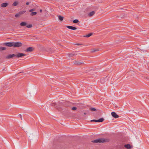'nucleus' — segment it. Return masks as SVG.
Masks as SVG:
<instances>
[{"mask_svg": "<svg viewBox=\"0 0 149 149\" xmlns=\"http://www.w3.org/2000/svg\"><path fill=\"white\" fill-rule=\"evenodd\" d=\"M66 27L69 29L73 30H76L77 29L76 27H73L70 26H66Z\"/></svg>", "mask_w": 149, "mask_h": 149, "instance_id": "9", "label": "nucleus"}, {"mask_svg": "<svg viewBox=\"0 0 149 149\" xmlns=\"http://www.w3.org/2000/svg\"><path fill=\"white\" fill-rule=\"evenodd\" d=\"M84 115H86L87 114V113L86 112H84Z\"/></svg>", "mask_w": 149, "mask_h": 149, "instance_id": "36", "label": "nucleus"}, {"mask_svg": "<svg viewBox=\"0 0 149 149\" xmlns=\"http://www.w3.org/2000/svg\"><path fill=\"white\" fill-rule=\"evenodd\" d=\"M95 13L94 11H92L89 13L88 15L89 17H91L95 14Z\"/></svg>", "mask_w": 149, "mask_h": 149, "instance_id": "12", "label": "nucleus"}, {"mask_svg": "<svg viewBox=\"0 0 149 149\" xmlns=\"http://www.w3.org/2000/svg\"><path fill=\"white\" fill-rule=\"evenodd\" d=\"M83 113V111H80L78 112L77 113L79 114V115L81 116H84L83 115H82V113Z\"/></svg>", "mask_w": 149, "mask_h": 149, "instance_id": "19", "label": "nucleus"}, {"mask_svg": "<svg viewBox=\"0 0 149 149\" xmlns=\"http://www.w3.org/2000/svg\"><path fill=\"white\" fill-rule=\"evenodd\" d=\"M25 12H26L25 11L22 10V11H20L19 12V15H22V14L24 13H25Z\"/></svg>", "mask_w": 149, "mask_h": 149, "instance_id": "21", "label": "nucleus"}, {"mask_svg": "<svg viewBox=\"0 0 149 149\" xmlns=\"http://www.w3.org/2000/svg\"><path fill=\"white\" fill-rule=\"evenodd\" d=\"M106 142H107L106 140L103 138H100L92 141V142L95 143H104Z\"/></svg>", "mask_w": 149, "mask_h": 149, "instance_id": "3", "label": "nucleus"}, {"mask_svg": "<svg viewBox=\"0 0 149 149\" xmlns=\"http://www.w3.org/2000/svg\"><path fill=\"white\" fill-rule=\"evenodd\" d=\"M84 62L82 61H79L75 60L74 62V65H76L79 66L82 64H84Z\"/></svg>", "mask_w": 149, "mask_h": 149, "instance_id": "4", "label": "nucleus"}, {"mask_svg": "<svg viewBox=\"0 0 149 149\" xmlns=\"http://www.w3.org/2000/svg\"><path fill=\"white\" fill-rule=\"evenodd\" d=\"M20 118L22 120V116H21V115H20Z\"/></svg>", "mask_w": 149, "mask_h": 149, "instance_id": "35", "label": "nucleus"}, {"mask_svg": "<svg viewBox=\"0 0 149 149\" xmlns=\"http://www.w3.org/2000/svg\"><path fill=\"white\" fill-rule=\"evenodd\" d=\"M60 102H58V105H60Z\"/></svg>", "mask_w": 149, "mask_h": 149, "instance_id": "34", "label": "nucleus"}, {"mask_svg": "<svg viewBox=\"0 0 149 149\" xmlns=\"http://www.w3.org/2000/svg\"><path fill=\"white\" fill-rule=\"evenodd\" d=\"M76 45H82V44H75Z\"/></svg>", "mask_w": 149, "mask_h": 149, "instance_id": "31", "label": "nucleus"}, {"mask_svg": "<svg viewBox=\"0 0 149 149\" xmlns=\"http://www.w3.org/2000/svg\"><path fill=\"white\" fill-rule=\"evenodd\" d=\"M58 19L59 20H60L61 21H62L63 19V17L62 16L59 15L58 16Z\"/></svg>", "mask_w": 149, "mask_h": 149, "instance_id": "13", "label": "nucleus"}, {"mask_svg": "<svg viewBox=\"0 0 149 149\" xmlns=\"http://www.w3.org/2000/svg\"><path fill=\"white\" fill-rule=\"evenodd\" d=\"M26 25H27V23L26 22H21L20 24V25L21 26H25Z\"/></svg>", "mask_w": 149, "mask_h": 149, "instance_id": "14", "label": "nucleus"}, {"mask_svg": "<svg viewBox=\"0 0 149 149\" xmlns=\"http://www.w3.org/2000/svg\"><path fill=\"white\" fill-rule=\"evenodd\" d=\"M8 5V3H4L1 4V6L2 7L4 8L7 6Z\"/></svg>", "mask_w": 149, "mask_h": 149, "instance_id": "10", "label": "nucleus"}, {"mask_svg": "<svg viewBox=\"0 0 149 149\" xmlns=\"http://www.w3.org/2000/svg\"><path fill=\"white\" fill-rule=\"evenodd\" d=\"M111 114L112 116L115 118H118L119 117L118 115L116 113L114 112H112L111 113Z\"/></svg>", "mask_w": 149, "mask_h": 149, "instance_id": "6", "label": "nucleus"}, {"mask_svg": "<svg viewBox=\"0 0 149 149\" xmlns=\"http://www.w3.org/2000/svg\"><path fill=\"white\" fill-rule=\"evenodd\" d=\"M5 45L9 47H21L23 45V44L21 42H8L5 43L4 44Z\"/></svg>", "mask_w": 149, "mask_h": 149, "instance_id": "1", "label": "nucleus"}, {"mask_svg": "<svg viewBox=\"0 0 149 149\" xmlns=\"http://www.w3.org/2000/svg\"><path fill=\"white\" fill-rule=\"evenodd\" d=\"M32 27V25L31 24H30L27 25L26 27L28 28H31Z\"/></svg>", "mask_w": 149, "mask_h": 149, "instance_id": "28", "label": "nucleus"}, {"mask_svg": "<svg viewBox=\"0 0 149 149\" xmlns=\"http://www.w3.org/2000/svg\"><path fill=\"white\" fill-rule=\"evenodd\" d=\"M36 12H32L30 14V15L31 16H34L36 15Z\"/></svg>", "mask_w": 149, "mask_h": 149, "instance_id": "22", "label": "nucleus"}, {"mask_svg": "<svg viewBox=\"0 0 149 149\" xmlns=\"http://www.w3.org/2000/svg\"><path fill=\"white\" fill-rule=\"evenodd\" d=\"M35 9H31L29 10V12H32L33 11H34Z\"/></svg>", "mask_w": 149, "mask_h": 149, "instance_id": "30", "label": "nucleus"}, {"mask_svg": "<svg viewBox=\"0 0 149 149\" xmlns=\"http://www.w3.org/2000/svg\"><path fill=\"white\" fill-rule=\"evenodd\" d=\"M124 147L126 148L127 149H130L132 147L129 144H125L124 145Z\"/></svg>", "mask_w": 149, "mask_h": 149, "instance_id": "11", "label": "nucleus"}, {"mask_svg": "<svg viewBox=\"0 0 149 149\" xmlns=\"http://www.w3.org/2000/svg\"><path fill=\"white\" fill-rule=\"evenodd\" d=\"M146 80H148V78H147V77H146Z\"/></svg>", "mask_w": 149, "mask_h": 149, "instance_id": "37", "label": "nucleus"}, {"mask_svg": "<svg viewBox=\"0 0 149 149\" xmlns=\"http://www.w3.org/2000/svg\"><path fill=\"white\" fill-rule=\"evenodd\" d=\"M71 109L73 111H75L77 109V107H74L71 108Z\"/></svg>", "mask_w": 149, "mask_h": 149, "instance_id": "25", "label": "nucleus"}, {"mask_svg": "<svg viewBox=\"0 0 149 149\" xmlns=\"http://www.w3.org/2000/svg\"><path fill=\"white\" fill-rule=\"evenodd\" d=\"M20 15H19V13H18V14H16L15 15V16L16 17H19V16Z\"/></svg>", "mask_w": 149, "mask_h": 149, "instance_id": "29", "label": "nucleus"}, {"mask_svg": "<svg viewBox=\"0 0 149 149\" xmlns=\"http://www.w3.org/2000/svg\"><path fill=\"white\" fill-rule=\"evenodd\" d=\"M34 48L32 47H29V48H27L25 51L26 52H31L33 51L34 50Z\"/></svg>", "mask_w": 149, "mask_h": 149, "instance_id": "7", "label": "nucleus"}, {"mask_svg": "<svg viewBox=\"0 0 149 149\" xmlns=\"http://www.w3.org/2000/svg\"><path fill=\"white\" fill-rule=\"evenodd\" d=\"M73 22L74 23H77L79 22V20L78 19H76L73 21Z\"/></svg>", "mask_w": 149, "mask_h": 149, "instance_id": "27", "label": "nucleus"}, {"mask_svg": "<svg viewBox=\"0 0 149 149\" xmlns=\"http://www.w3.org/2000/svg\"><path fill=\"white\" fill-rule=\"evenodd\" d=\"M104 119L103 118H101L98 120H91V122H101L104 121Z\"/></svg>", "mask_w": 149, "mask_h": 149, "instance_id": "5", "label": "nucleus"}, {"mask_svg": "<svg viewBox=\"0 0 149 149\" xmlns=\"http://www.w3.org/2000/svg\"><path fill=\"white\" fill-rule=\"evenodd\" d=\"M75 55V54H73V53H70V54H68V56L69 57H73Z\"/></svg>", "mask_w": 149, "mask_h": 149, "instance_id": "15", "label": "nucleus"}, {"mask_svg": "<svg viewBox=\"0 0 149 149\" xmlns=\"http://www.w3.org/2000/svg\"><path fill=\"white\" fill-rule=\"evenodd\" d=\"M6 49L5 47H0V51L5 50Z\"/></svg>", "mask_w": 149, "mask_h": 149, "instance_id": "24", "label": "nucleus"}, {"mask_svg": "<svg viewBox=\"0 0 149 149\" xmlns=\"http://www.w3.org/2000/svg\"><path fill=\"white\" fill-rule=\"evenodd\" d=\"M18 2H15L13 4V6H16L18 4Z\"/></svg>", "mask_w": 149, "mask_h": 149, "instance_id": "26", "label": "nucleus"}, {"mask_svg": "<svg viewBox=\"0 0 149 149\" xmlns=\"http://www.w3.org/2000/svg\"><path fill=\"white\" fill-rule=\"evenodd\" d=\"M99 50V49H91V52H93L96 51H98Z\"/></svg>", "mask_w": 149, "mask_h": 149, "instance_id": "18", "label": "nucleus"}, {"mask_svg": "<svg viewBox=\"0 0 149 149\" xmlns=\"http://www.w3.org/2000/svg\"><path fill=\"white\" fill-rule=\"evenodd\" d=\"M29 2H26V5H29Z\"/></svg>", "mask_w": 149, "mask_h": 149, "instance_id": "32", "label": "nucleus"}, {"mask_svg": "<svg viewBox=\"0 0 149 149\" xmlns=\"http://www.w3.org/2000/svg\"><path fill=\"white\" fill-rule=\"evenodd\" d=\"M56 103H53L51 104V106H52L55 107V106H56L55 107L57 109H58V107L56 106Z\"/></svg>", "mask_w": 149, "mask_h": 149, "instance_id": "16", "label": "nucleus"}, {"mask_svg": "<svg viewBox=\"0 0 149 149\" xmlns=\"http://www.w3.org/2000/svg\"><path fill=\"white\" fill-rule=\"evenodd\" d=\"M42 11V9H40V13H41Z\"/></svg>", "mask_w": 149, "mask_h": 149, "instance_id": "33", "label": "nucleus"}, {"mask_svg": "<svg viewBox=\"0 0 149 149\" xmlns=\"http://www.w3.org/2000/svg\"><path fill=\"white\" fill-rule=\"evenodd\" d=\"M41 49L42 51H45L47 52V48L46 49V48H45V47H42L41 48Z\"/></svg>", "mask_w": 149, "mask_h": 149, "instance_id": "23", "label": "nucleus"}, {"mask_svg": "<svg viewBox=\"0 0 149 149\" xmlns=\"http://www.w3.org/2000/svg\"><path fill=\"white\" fill-rule=\"evenodd\" d=\"M93 34V33H89L87 35L84 36V37L88 38V37H90V36H91Z\"/></svg>", "mask_w": 149, "mask_h": 149, "instance_id": "17", "label": "nucleus"}, {"mask_svg": "<svg viewBox=\"0 0 149 149\" xmlns=\"http://www.w3.org/2000/svg\"><path fill=\"white\" fill-rule=\"evenodd\" d=\"M89 109L90 110L92 111H97V109H96L92 107L90 108Z\"/></svg>", "mask_w": 149, "mask_h": 149, "instance_id": "20", "label": "nucleus"}, {"mask_svg": "<svg viewBox=\"0 0 149 149\" xmlns=\"http://www.w3.org/2000/svg\"><path fill=\"white\" fill-rule=\"evenodd\" d=\"M26 54L23 53H18L16 54H9L6 56V59H10L13 58L14 57H15L17 58H19L22 56H26Z\"/></svg>", "mask_w": 149, "mask_h": 149, "instance_id": "2", "label": "nucleus"}, {"mask_svg": "<svg viewBox=\"0 0 149 149\" xmlns=\"http://www.w3.org/2000/svg\"><path fill=\"white\" fill-rule=\"evenodd\" d=\"M47 52L50 53H52L54 52V48H47Z\"/></svg>", "mask_w": 149, "mask_h": 149, "instance_id": "8", "label": "nucleus"}]
</instances>
